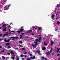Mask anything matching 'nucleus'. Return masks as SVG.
<instances>
[{"instance_id": "f257e3e1", "label": "nucleus", "mask_w": 60, "mask_h": 60, "mask_svg": "<svg viewBox=\"0 0 60 60\" xmlns=\"http://www.w3.org/2000/svg\"><path fill=\"white\" fill-rule=\"evenodd\" d=\"M33 28H35V30H37V28H38V30H41L42 29H41V27H37L36 26H34L33 27Z\"/></svg>"}, {"instance_id": "f03ea898", "label": "nucleus", "mask_w": 60, "mask_h": 60, "mask_svg": "<svg viewBox=\"0 0 60 60\" xmlns=\"http://www.w3.org/2000/svg\"><path fill=\"white\" fill-rule=\"evenodd\" d=\"M24 30V29H20V31L18 30V31H17L16 32H17L18 33H20V31L21 32H22V31Z\"/></svg>"}, {"instance_id": "7ed1b4c3", "label": "nucleus", "mask_w": 60, "mask_h": 60, "mask_svg": "<svg viewBox=\"0 0 60 60\" xmlns=\"http://www.w3.org/2000/svg\"><path fill=\"white\" fill-rule=\"evenodd\" d=\"M10 40H11L10 39L7 40L6 39V38L4 39V41L5 42H9V41H10Z\"/></svg>"}, {"instance_id": "20e7f679", "label": "nucleus", "mask_w": 60, "mask_h": 60, "mask_svg": "<svg viewBox=\"0 0 60 60\" xmlns=\"http://www.w3.org/2000/svg\"><path fill=\"white\" fill-rule=\"evenodd\" d=\"M35 53H36V54L37 53H38L39 55H41V53H40V51L39 50H38V51H36Z\"/></svg>"}, {"instance_id": "39448f33", "label": "nucleus", "mask_w": 60, "mask_h": 60, "mask_svg": "<svg viewBox=\"0 0 60 60\" xmlns=\"http://www.w3.org/2000/svg\"><path fill=\"white\" fill-rule=\"evenodd\" d=\"M44 59L45 60H47V58H45V57H44V56H43V57H42L41 60H43V59Z\"/></svg>"}, {"instance_id": "423d86ee", "label": "nucleus", "mask_w": 60, "mask_h": 60, "mask_svg": "<svg viewBox=\"0 0 60 60\" xmlns=\"http://www.w3.org/2000/svg\"><path fill=\"white\" fill-rule=\"evenodd\" d=\"M8 9H9V8H7V7H5L4 8V10H8Z\"/></svg>"}, {"instance_id": "0eeeda50", "label": "nucleus", "mask_w": 60, "mask_h": 60, "mask_svg": "<svg viewBox=\"0 0 60 60\" xmlns=\"http://www.w3.org/2000/svg\"><path fill=\"white\" fill-rule=\"evenodd\" d=\"M60 49L58 48H57V50L56 51L57 53H58L59 52V50H60Z\"/></svg>"}, {"instance_id": "6e6552de", "label": "nucleus", "mask_w": 60, "mask_h": 60, "mask_svg": "<svg viewBox=\"0 0 60 60\" xmlns=\"http://www.w3.org/2000/svg\"><path fill=\"white\" fill-rule=\"evenodd\" d=\"M9 38V39H11L12 38H13V39H12V40H14V39H15V38H14V37H13Z\"/></svg>"}, {"instance_id": "1a4fd4ad", "label": "nucleus", "mask_w": 60, "mask_h": 60, "mask_svg": "<svg viewBox=\"0 0 60 60\" xmlns=\"http://www.w3.org/2000/svg\"><path fill=\"white\" fill-rule=\"evenodd\" d=\"M6 26V24L5 23L3 24V28H4V27H5V26Z\"/></svg>"}, {"instance_id": "9d476101", "label": "nucleus", "mask_w": 60, "mask_h": 60, "mask_svg": "<svg viewBox=\"0 0 60 60\" xmlns=\"http://www.w3.org/2000/svg\"><path fill=\"white\" fill-rule=\"evenodd\" d=\"M35 58V56H34L33 57H30V59H34Z\"/></svg>"}, {"instance_id": "9b49d317", "label": "nucleus", "mask_w": 60, "mask_h": 60, "mask_svg": "<svg viewBox=\"0 0 60 60\" xmlns=\"http://www.w3.org/2000/svg\"><path fill=\"white\" fill-rule=\"evenodd\" d=\"M51 46H52L54 44V41H51Z\"/></svg>"}, {"instance_id": "f8f14e48", "label": "nucleus", "mask_w": 60, "mask_h": 60, "mask_svg": "<svg viewBox=\"0 0 60 60\" xmlns=\"http://www.w3.org/2000/svg\"><path fill=\"white\" fill-rule=\"evenodd\" d=\"M32 45L34 47V48H36V45H34V44H32Z\"/></svg>"}, {"instance_id": "ddd939ff", "label": "nucleus", "mask_w": 60, "mask_h": 60, "mask_svg": "<svg viewBox=\"0 0 60 60\" xmlns=\"http://www.w3.org/2000/svg\"><path fill=\"white\" fill-rule=\"evenodd\" d=\"M32 32V30H31L29 31H27V33H30V32Z\"/></svg>"}, {"instance_id": "4468645a", "label": "nucleus", "mask_w": 60, "mask_h": 60, "mask_svg": "<svg viewBox=\"0 0 60 60\" xmlns=\"http://www.w3.org/2000/svg\"><path fill=\"white\" fill-rule=\"evenodd\" d=\"M55 17V15H52V19H54Z\"/></svg>"}, {"instance_id": "2eb2a0df", "label": "nucleus", "mask_w": 60, "mask_h": 60, "mask_svg": "<svg viewBox=\"0 0 60 60\" xmlns=\"http://www.w3.org/2000/svg\"><path fill=\"white\" fill-rule=\"evenodd\" d=\"M10 44V43H8L6 44V45L7 46H8Z\"/></svg>"}, {"instance_id": "dca6fc26", "label": "nucleus", "mask_w": 60, "mask_h": 60, "mask_svg": "<svg viewBox=\"0 0 60 60\" xmlns=\"http://www.w3.org/2000/svg\"><path fill=\"white\" fill-rule=\"evenodd\" d=\"M10 53H11V54H12V55H13V54H14V53L13 52H12V51H11V52Z\"/></svg>"}, {"instance_id": "f3484780", "label": "nucleus", "mask_w": 60, "mask_h": 60, "mask_svg": "<svg viewBox=\"0 0 60 60\" xmlns=\"http://www.w3.org/2000/svg\"><path fill=\"white\" fill-rule=\"evenodd\" d=\"M50 52H47L46 53V55H47V56H49V55H50Z\"/></svg>"}, {"instance_id": "a211bd4d", "label": "nucleus", "mask_w": 60, "mask_h": 60, "mask_svg": "<svg viewBox=\"0 0 60 60\" xmlns=\"http://www.w3.org/2000/svg\"><path fill=\"white\" fill-rule=\"evenodd\" d=\"M42 49L43 50H45L46 49V48L45 47H43L42 48Z\"/></svg>"}, {"instance_id": "6ab92c4d", "label": "nucleus", "mask_w": 60, "mask_h": 60, "mask_svg": "<svg viewBox=\"0 0 60 60\" xmlns=\"http://www.w3.org/2000/svg\"><path fill=\"white\" fill-rule=\"evenodd\" d=\"M6 28H7V27H6L4 29H3V30L4 31H6Z\"/></svg>"}, {"instance_id": "aec40b11", "label": "nucleus", "mask_w": 60, "mask_h": 60, "mask_svg": "<svg viewBox=\"0 0 60 60\" xmlns=\"http://www.w3.org/2000/svg\"><path fill=\"white\" fill-rule=\"evenodd\" d=\"M41 37H39V42H40V41H41Z\"/></svg>"}, {"instance_id": "412c9836", "label": "nucleus", "mask_w": 60, "mask_h": 60, "mask_svg": "<svg viewBox=\"0 0 60 60\" xmlns=\"http://www.w3.org/2000/svg\"><path fill=\"white\" fill-rule=\"evenodd\" d=\"M44 45H45V46H46L48 45L46 43H45V42H44Z\"/></svg>"}, {"instance_id": "4be33fe9", "label": "nucleus", "mask_w": 60, "mask_h": 60, "mask_svg": "<svg viewBox=\"0 0 60 60\" xmlns=\"http://www.w3.org/2000/svg\"><path fill=\"white\" fill-rule=\"evenodd\" d=\"M20 56L21 57H23L24 56V55L23 54H21L20 55Z\"/></svg>"}, {"instance_id": "5701e85b", "label": "nucleus", "mask_w": 60, "mask_h": 60, "mask_svg": "<svg viewBox=\"0 0 60 60\" xmlns=\"http://www.w3.org/2000/svg\"><path fill=\"white\" fill-rule=\"evenodd\" d=\"M8 31H7V34H4V36H6V35H7V34H8Z\"/></svg>"}, {"instance_id": "b1692460", "label": "nucleus", "mask_w": 60, "mask_h": 60, "mask_svg": "<svg viewBox=\"0 0 60 60\" xmlns=\"http://www.w3.org/2000/svg\"><path fill=\"white\" fill-rule=\"evenodd\" d=\"M52 50H53V49L52 48L51 49L50 51V52H49L50 53L51 52H52Z\"/></svg>"}, {"instance_id": "393cba45", "label": "nucleus", "mask_w": 60, "mask_h": 60, "mask_svg": "<svg viewBox=\"0 0 60 60\" xmlns=\"http://www.w3.org/2000/svg\"><path fill=\"white\" fill-rule=\"evenodd\" d=\"M16 59L17 60H19V58L18 56L16 57Z\"/></svg>"}, {"instance_id": "a878e982", "label": "nucleus", "mask_w": 60, "mask_h": 60, "mask_svg": "<svg viewBox=\"0 0 60 60\" xmlns=\"http://www.w3.org/2000/svg\"><path fill=\"white\" fill-rule=\"evenodd\" d=\"M34 43H35V45L36 46V45H38V44H37V43L36 42H35Z\"/></svg>"}, {"instance_id": "bb28decb", "label": "nucleus", "mask_w": 60, "mask_h": 60, "mask_svg": "<svg viewBox=\"0 0 60 60\" xmlns=\"http://www.w3.org/2000/svg\"><path fill=\"white\" fill-rule=\"evenodd\" d=\"M12 59H13V60H14V58L13 56H12L11 57Z\"/></svg>"}, {"instance_id": "cd10ccee", "label": "nucleus", "mask_w": 60, "mask_h": 60, "mask_svg": "<svg viewBox=\"0 0 60 60\" xmlns=\"http://www.w3.org/2000/svg\"><path fill=\"white\" fill-rule=\"evenodd\" d=\"M22 36H22V35H20V38H22Z\"/></svg>"}, {"instance_id": "c85d7f7f", "label": "nucleus", "mask_w": 60, "mask_h": 60, "mask_svg": "<svg viewBox=\"0 0 60 60\" xmlns=\"http://www.w3.org/2000/svg\"><path fill=\"white\" fill-rule=\"evenodd\" d=\"M2 58H3V59H5V57H4V56H2Z\"/></svg>"}, {"instance_id": "c756f323", "label": "nucleus", "mask_w": 60, "mask_h": 60, "mask_svg": "<svg viewBox=\"0 0 60 60\" xmlns=\"http://www.w3.org/2000/svg\"><path fill=\"white\" fill-rule=\"evenodd\" d=\"M19 42L20 43H22V41H19Z\"/></svg>"}, {"instance_id": "7c9ffc66", "label": "nucleus", "mask_w": 60, "mask_h": 60, "mask_svg": "<svg viewBox=\"0 0 60 60\" xmlns=\"http://www.w3.org/2000/svg\"><path fill=\"white\" fill-rule=\"evenodd\" d=\"M57 6L58 7H60V5L58 4L57 5Z\"/></svg>"}, {"instance_id": "2f4dec72", "label": "nucleus", "mask_w": 60, "mask_h": 60, "mask_svg": "<svg viewBox=\"0 0 60 60\" xmlns=\"http://www.w3.org/2000/svg\"><path fill=\"white\" fill-rule=\"evenodd\" d=\"M11 32H13V33H15V31H11Z\"/></svg>"}, {"instance_id": "473e14b6", "label": "nucleus", "mask_w": 60, "mask_h": 60, "mask_svg": "<svg viewBox=\"0 0 60 60\" xmlns=\"http://www.w3.org/2000/svg\"><path fill=\"white\" fill-rule=\"evenodd\" d=\"M19 47H22V46H21L20 45H19Z\"/></svg>"}, {"instance_id": "72a5a7b5", "label": "nucleus", "mask_w": 60, "mask_h": 60, "mask_svg": "<svg viewBox=\"0 0 60 60\" xmlns=\"http://www.w3.org/2000/svg\"><path fill=\"white\" fill-rule=\"evenodd\" d=\"M22 50H25V49L24 48H22Z\"/></svg>"}, {"instance_id": "f704fd0d", "label": "nucleus", "mask_w": 60, "mask_h": 60, "mask_svg": "<svg viewBox=\"0 0 60 60\" xmlns=\"http://www.w3.org/2000/svg\"><path fill=\"white\" fill-rule=\"evenodd\" d=\"M11 48V47L10 46H8L7 48V49H10Z\"/></svg>"}, {"instance_id": "c9c22d12", "label": "nucleus", "mask_w": 60, "mask_h": 60, "mask_svg": "<svg viewBox=\"0 0 60 60\" xmlns=\"http://www.w3.org/2000/svg\"><path fill=\"white\" fill-rule=\"evenodd\" d=\"M27 53V52H25L24 53V54L25 55H26V54Z\"/></svg>"}, {"instance_id": "e433bc0d", "label": "nucleus", "mask_w": 60, "mask_h": 60, "mask_svg": "<svg viewBox=\"0 0 60 60\" xmlns=\"http://www.w3.org/2000/svg\"><path fill=\"white\" fill-rule=\"evenodd\" d=\"M60 23V22H59V21H58L57 22V24H59V23Z\"/></svg>"}, {"instance_id": "4c0bfd02", "label": "nucleus", "mask_w": 60, "mask_h": 60, "mask_svg": "<svg viewBox=\"0 0 60 60\" xmlns=\"http://www.w3.org/2000/svg\"><path fill=\"white\" fill-rule=\"evenodd\" d=\"M8 55H10L11 54V53H10L9 52H8Z\"/></svg>"}, {"instance_id": "58836bf2", "label": "nucleus", "mask_w": 60, "mask_h": 60, "mask_svg": "<svg viewBox=\"0 0 60 60\" xmlns=\"http://www.w3.org/2000/svg\"><path fill=\"white\" fill-rule=\"evenodd\" d=\"M36 41H37V42L38 41V39H36Z\"/></svg>"}, {"instance_id": "ea45409f", "label": "nucleus", "mask_w": 60, "mask_h": 60, "mask_svg": "<svg viewBox=\"0 0 60 60\" xmlns=\"http://www.w3.org/2000/svg\"><path fill=\"white\" fill-rule=\"evenodd\" d=\"M15 38H16V39H18V37H15Z\"/></svg>"}, {"instance_id": "a19ab883", "label": "nucleus", "mask_w": 60, "mask_h": 60, "mask_svg": "<svg viewBox=\"0 0 60 60\" xmlns=\"http://www.w3.org/2000/svg\"><path fill=\"white\" fill-rule=\"evenodd\" d=\"M30 56H33V55L32 54H30Z\"/></svg>"}, {"instance_id": "79ce46f5", "label": "nucleus", "mask_w": 60, "mask_h": 60, "mask_svg": "<svg viewBox=\"0 0 60 60\" xmlns=\"http://www.w3.org/2000/svg\"><path fill=\"white\" fill-rule=\"evenodd\" d=\"M2 40H3V39L1 38L0 39V41H2Z\"/></svg>"}, {"instance_id": "37998d69", "label": "nucleus", "mask_w": 60, "mask_h": 60, "mask_svg": "<svg viewBox=\"0 0 60 60\" xmlns=\"http://www.w3.org/2000/svg\"><path fill=\"white\" fill-rule=\"evenodd\" d=\"M58 30V28H57L55 30V31H57Z\"/></svg>"}, {"instance_id": "c03bdc74", "label": "nucleus", "mask_w": 60, "mask_h": 60, "mask_svg": "<svg viewBox=\"0 0 60 60\" xmlns=\"http://www.w3.org/2000/svg\"><path fill=\"white\" fill-rule=\"evenodd\" d=\"M60 54H58L57 55L58 56H60Z\"/></svg>"}, {"instance_id": "a18cd8bd", "label": "nucleus", "mask_w": 60, "mask_h": 60, "mask_svg": "<svg viewBox=\"0 0 60 60\" xmlns=\"http://www.w3.org/2000/svg\"><path fill=\"white\" fill-rule=\"evenodd\" d=\"M24 56L25 57V58L26 57V55H24Z\"/></svg>"}, {"instance_id": "49530a36", "label": "nucleus", "mask_w": 60, "mask_h": 60, "mask_svg": "<svg viewBox=\"0 0 60 60\" xmlns=\"http://www.w3.org/2000/svg\"><path fill=\"white\" fill-rule=\"evenodd\" d=\"M2 35H3V34H1L0 35V37H1V36H2Z\"/></svg>"}, {"instance_id": "de8ad7c7", "label": "nucleus", "mask_w": 60, "mask_h": 60, "mask_svg": "<svg viewBox=\"0 0 60 60\" xmlns=\"http://www.w3.org/2000/svg\"><path fill=\"white\" fill-rule=\"evenodd\" d=\"M1 52H4V51H1Z\"/></svg>"}, {"instance_id": "09e8293b", "label": "nucleus", "mask_w": 60, "mask_h": 60, "mask_svg": "<svg viewBox=\"0 0 60 60\" xmlns=\"http://www.w3.org/2000/svg\"><path fill=\"white\" fill-rule=\"evenodd\" d=\"M24 34H25V33H22V35H24Z\"/></svg>"}, {"instance_id": "8fccbe9b", "label": "nucleus", "mask_w": 60, "mask_h": 60, "mask_svg": "<svg viewBox=\"0 0 60 60\" xmlns=\"http://www.w3.org/2000/svg\"><path fill=\"white\" fill-rule=\"evenodd\" d=\"M27 60H30V59L29 58Z\"/></svg>"}, {"instance_id": "3c124183", "label": "nucleus", "mask_w": 60, "mask_h": 60, "mask_svg": "<svg viewBox=\"0 0 60 60\" xmlns=\"http://www.w3.org/2000/svg\"><path fill=\"white\" fill-rule=\"evenodd\" d=\"M15 49H18V48H16Z\"/></svg>"}, {"instance_id": "603ef678", "label": "nucleus", "mask_w": 60, "mask_h": 60, "mask_svg": "<svg viewBox=\"0 0 60 60\" xmlns=\"http://www.w3.org/2000/svg\"><path fill=\"white\" fill-rule=\"evenodd\" d=\"M8 6L9 7H10V5H8Z\"/></svg>"}, {"instance_id": "864d4df0", "label": "nucleus", "mask_w": 60, "mask_h": 60, "mask_svg": "<svg viewBox=\"0 0 60 60\" xmlns=\"http://www.w3.org/2000/svg\"><path fill=\"white\" fill-rule=\"evenodd\" d=\"M2 46L0 45V48H2Z\"/></svg>"}, {"instance_id": "5fc2aeb1", "label": "nucleus", "mask_w": 60, "mask_h": 60, "mask_svg": "<svg viewBox=\"0 0 60 60\" xmlns=\"http://www.w3.org/2000/svg\"><path fill=\"white\" fill-rule=\"evenodd\" d=\"M22 60H24V58H22Z\"/></svg>"}, {"instance_id": "6e6d98bb", "label": "nucleus", "mask_w": 60, "mask_h": 60, "mask_svg": "<svg viewBox=\"0 0 60 60\" xmlns=\"http://www.w3.org/2000/svg\"><path fill=\"white\" fill-rule=\"evenodd\" d=\"M58 17H56V19H58Z\"/></svg>"}, {"instance_id": "4d7b16f0", "label": "nucleus", "mask_w": 60, "mask_h": 60, "mask_svg": "<svg viewBox=\"0 0 60 60\" xmlns=\"http://www.w3.org/2000/svg\"><path fill=\"white\" fill-rule=\"evenodd\" d=\"M48 35H49V36H51V35L50 34H49Z\"/></svg>"}, {"instance_id": "13d9d810", "label": "nucleus", "mask_w": 60, "mask_h": 60, "mask_svg": "<svg viewBox=\"0 0 60 60\" xmlns=\"http://www.w3.org/2000/svg\"><path fill=\"white\" fill-rule=\"evenodd\" d=\"M10 25H9V26H8V28H9V27H10Z\"/></svg>"}, {"instance_id": "bf43d9fd", "label": "nucleus", "mask_w": 60, "mask_h": 60, "mask_svg": "<svg viewBox=\"0 0 60 60\" xmlns=\"http://www.w3.org/2000/svg\"><path fill=\"white\" fill-rule=\"evenodd\" d=\"M3 50H5V49L4 48H3Z\"/></svg>"}, {"instance_id": "052dcab7", "label": "nucleus", "mask_w": 60, "mask_h": 60, "mask_svg": "<svg viewBox=\"0 0 60 60\" xmlns=\"http://www.w3.org/2000/svg\"><path fill=\"white\" fill-rule=\"evenodd\" d=\"M32 35H34V34L33 33H32Z\"/></svg>"}, {"instance_id": "680f3d73", "label": "nucleus", "mask_w": 60, "mask_h": 60, "mask_svg": "<svg viewBox=\"0 0 60 60\" xmlns=\"http://www.w3.org/2000/svg\"><path fill=\"white\" fill-rule=\"evenodd\" d=\"M13 56H15V55H14V54Z\"/></svg>"}, {"instance_id": "e2e57ef3", "label": "nucleus", "mask_w": 60, "mask_h": 60, "mask_svg": "<svg viewBox=\"0 0 60 60\" xmlns=\"http://www.w3.org/2000/svg\"><path fill=\"white\" fill-rule=\"evenodd\" d=\"M11 34V32H10V33H9L8 34Z\"/></svg>"}, {"instance_id": "0e129e2a", "label": "nucleus", "mask_w": 60, "mask_h": 60, "mask_svg": "<svg viewBox=\"0 0 60 60\" xmlns=\"http://www.w3.org/2000/svg\"><path fill=\"white\" fill-rule=\"evenodd\" d=\"M12 22L10 24V25H11V24H12Z\"/></svg>"}, {"instance_id": "69168bd1", "label": "nucleus", "mask_w": 60, "mask_h": 60, "mask_svg": "<svg viewBox=\"0 0 60 60\" xmlns=\"http://www.w3.org/2000/svg\"><path fill=\"white\" fill-rule=\"evenodd\" d=\"M54 53H52V55H54Z\"/></svg>"}, {"instance_id": "338daca9", "label": "nucleus", "mask_w": 60, "mask_h": 60, "mask_svg": "<svg viewBox=\"0 0 60 60\" xmlns=\"http://www.w3.org/2000/svg\"><path fill=\"white\" fill-rule=\"evenodd\" d=\"M38 36H41V35H39Z\"/></svg>"}, {"instance_id": "774afa93", "label": "nucleus", "mask_w": 60, "mask_h": 60, "mask_svg": "<svg viewBox=\"0 0 60 60\" xmlns=\"http://www.w3.org/2000/svg\"><path fill=\"white\" fill-rule=\"evenodd\" d=\"M9 59V57H7Z\"/></svg>"}]
</instances>
